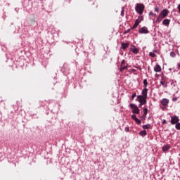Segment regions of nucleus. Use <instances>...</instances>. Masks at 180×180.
<instances>
[{
  "instance_id": "nucleus-1",
  "label": "nucleus",
  "mask_w": 180,
  "mask_h": 180,
  "mask_svg": "<svg viewBox=\"0 0 180 180\" xmlns=\"http://www.w3.org/2000/svg\"><path fill=\"white\" fill-rule=\"evenodd\" d=\"M168 13H169V11L167 9L162 10L159 14L158 18L156 19V22H158V23H160L161 20H162L165 18H167V16H168Z\"/></svg>"
},
{
  "instance_id": "nucleus-2",
  "label": "nucleus",
  "mask_w": 180,
  "mask_h": 180,
  "mask_svg": "<svg viewBox=\"0 0 180 180\" xmlns=\"http://www.w3.org/2000/svg\"><path fill=\"white\" fill-rule=\"evenodd\" d=\"M136 11L138 13H139V15H142L143 12H144V4H137L136 6Z\"/></svg>"
},
{
  "instance_id": "nucleus-3",
  "label": "nucleus",
  "mask_w": 180,
  "mask_h": 180,
  "mask_svg": "<svg viewBox=\"0 0 180 180\" xmlns=\"http://www.w3.org/2000/svg\"><path fill=\"white\" fill-rule=\"evenodd\" d=\"M130 108L132 109V112L136 113V115H139L140 113V110L139 109V107L136 105L135 104H130Z\"/></svg>"
},
{
  "instance_id": "nucleus-4",
  "label": "nucleus",
  "mask_w": 180,
  "mask_h": 180,
  "mask_svg": "<svg viewBox=\"0 0 180 180\" xmlns=\"http://www.w3.org/2000/svg\"><path fill=\"white\" fill-rule=\"evenodd\" d=\"M138 98H139V102L141 103V105H146V103L147 102V97L139 96Z\"/></svg>"
},
{
  "instance_id": "nucleus-5",
  "label": "nucleus",
  "mask_w": 180,
  "mask_h": 180,
  "mask_svg": "<svg viewBox=\"0 0 180 180\" xmlns=\"http://www.w3.org/2000/svg\"><path fill=\"white\" fill-rule=\"evenodd\" d=\"M179 122V118L176 116H173L171 117V123L172 124H177Z\"/></svg>"
},
{
  "instance_id": "nucleus-6",
  "label": "nucleus",
  "mask_w": 180,
  "mask_h": 180,
  "mask_svg": "<svg viewBox=\"0 0 180 180\" xmlns=\"http://www.w3.org/2000/svg\"><path fill=\"white\" fill-rule=\"evenodd\" d=\"M139 33L147 34L148 33V30L147 29V27H143L139 30Z\"/></svg>"
},
{
  "instance_id": "nucleus-7",
  "label": "nucleus",
  "mask_w": 180,
  "mask_h": 180,
  "mask_svg": "<svg viewBox=\"0 0 180 180\" xmlns=\"http://www.w3.org/2000/svg\"><path fill=\"white\" fill-rule=\"evenodd\" d=\"M161 103L163 106H168V103H169V100L167 98H163L161 101Z\"/></svg>"
},
{
  "instance_id": "nucleus-8",
  "label": "nucleus",
  "mask_w": 180,
  "mask_h": 180,
  "mask_svg": "<svg viewBox=\"0 0 180 180\" xmlns=\"http://www.w3.org/2000/svg\"><path fill=\"white\" fill-rule=\"evenodd\" d=\"M124 63H125L124 60H123L121 63V68H120L121 72L124 71V70H126V68H127V66L124 65Z\"/></svg>"
},
{
  "instance_id": "nucleus-9",
  "label": "nucleus",
  "mask_w": 180,
  "mask_h": 180,
  "mask_svg": "<svg viewBox=\"0 0 180 180\" xmlns=\"http://www.w3.org/2000/svg\"><path fill=\"white\" fill-rule=\"evenodd\" d=\"M131 51H132L134 54H137L139 53V49H137V48H135L134 46H132L131 47Z\"/></svg>"
},
{
  "instance_id": "nucleus-10",
  "label": "nucleus",
  "mask_w": 180,
  "mask_h": 180,
  "mask_svg": "<svg viewBox=\"0 0 180 180\" xmlns=\"http://www.w3.org/2000/svg\"><path fill=\"white\" fill-rule=\"evenodd\" d=\"M154 71L155 72H160V71H161V66H160V65H156L154 68Z\"/></svg>"
},
{
  "instance_id": "nucleus-11",
  "label": "nucleus",
  "mask_w": 180,
  "mask_h": 180,
  "mask_svg": "<svg viewBox=\"0 0 180 180\" xmlns=\"http://www.w3.org/2000/svg\"><path fill=\"white\" fill-rule=\"evenodd\" d=\"M169 22L170 20L169 19H165L162 21V24L165 25V26H168V25H169Z\"/></svg>"
},
{
  "instance_id": "nucleus-12",
  "label": "nucleus",
  "mask_w": 180,
  "mask_h": 180,
  "mask_svg": "<svg viewBox=\"0 0 180 180\" xmlns=\"http://www.w3.org/2000/svg\"><path fill=\"white\" fill-rule=\"evenodd\" d=\"M171 148V146L169 145H167L162 147V151H168Z\"/></svg>"
},
{
  "instance_id": "nucleus-13",
  "label": "nucleus",
  "mask_w": 180,
  "mask_h": 180,
  "mask_svg": "<svg viewBox=\"0 0 180 180\" xmlns=\"http://www.w3.org/2000/svg\"><path fill=\"white\" fill-rule=\"evenodd\" d=\"M148 89H144L142 91L143 96L145 98H147V92H148Z\"/></svg>"
},
{
  "instance_id": "nucleus-14",
  "label": "nucleus",
  "mask_w": 180,
  "mask_h": 180,
  "mask_svg": "<svg viewBox=\"0 0 180 180\" xmlns=\"http://www.w3.org/2000/svg\"><path fill=\"white\" fill-rule=\"evenodd\" d=\"M143 129H151V125L150 124L143 125Z\"/></svg>"
},
{
  "instance_id": "nucleus-15",
  "label": "nucleus",
  "mask_w": 180,
  "mask_h": 180,
  "mask_svg": "<svg viewBox=\"0 0 180 180\" xmlns=\"http://www.w3.org/2000/svg\"><path fill=\"white\" fill-rule=\"evenodd\" d=\"M148 109L147 108H143V117H146L147 116V112H148Z\"/></svg>"
},
{
  "instance_id": "nucleus-16",
  "label": "nucleus",
  "mask_w": 180,
  "mask_h": 180,
  "mask_svg": "<svg viewBox=\"0 0 180 180\" xmlns=\"http://www.w3.org/2000/svg\"><path fill=\"white\" fill-rule=\"evenodd\" d=\"M139 134H140V136H146L147 135V131H146V130L141 131L139 133Z\"/></svg>"
},
{
  "instance_id": "nucleus-17",
  "label": "nucleus",
  "mask_w": 180,
  "mask_h": 180,
  "mask_svg": "<svg viewBox=\"0 0 180 180\" xmlns=\"http://www.w3.org/2000/svg\"><path fill=\"white\" fill-rule=\"evenodd\" d=\"M127 47H129V44H122V48L123 49H127Z\"/></svg>"
},
{
  "instance_id": "nucleus-18",
  "label": "nucleus",
  "mask_w": 180,
  "mask_h": 180,
  "mask_svg": "<svg viewBox=\"0 0 180 180\" xmlns=\"http://www.w3.org/2000/svg\"><path fill=\"white\" fill-rule=\"evenodd\" d=\"M141 19H137V20H136V22H135V23L136 24V25H140V22H141Z\"/></svg>"
},
{
  "instance_id": "nucleus-19",
  "label": "nucleus",
  "mask_w": 180,
  "mask_h": 180,
  "mask_svg": "<svg viewBox=\"0 0 180 180\" xmlns=\"http://www.w3.org/2000/svg\"><path fill=\"white\" fill-rule=\"evenodd\" d=\"M176 129H177V130H180V123H176Z\"/></svg>"
},
{
  "instance_id": "nucleus-20",
  "label": "nucleus",
  "mask_w": 180,
  "mask_h": 180,
  "mask_svg": "<svg viewBox=\"0 0 180 180\" xmlns=\"http://www.w3.org/2000/svg\"><path fill=\"white\" fill-rule=\"evenodd\" d=\"M135 122H136L138 124H141V120H139L138 118H136V119L135 120Z\"/></svg>"
},
{
  "instance_id": "nucleus-21",
  "label": "nucleus",
  "mask_w": 180,
  "mask_h": 180,
  "mask_svg": "<svg viewBox=\"0 0 180 180\" xmlns=\"http://www.w3.org/2000/svg\"><path fill=\"white\" fill-rule=\"evenodd\" d=\"M149 56L150 57H155V53L150 52Z\"/></svg>"
},
{
  "instance_id": "nucleus-22",
  "label": "nucleus",
  "mask_w": 180,
  "mask_h": 180,
  "mask_svg": "<svg viewBox=\"0 0 180 180\" xmlns=\"http://www.w3.org/2000/svg\"><path fill=\"white\" fill-rule=\"evenodd\" d=\"M148 84V83L147 82V79H144L143 80V85H145V86H147V85Z\"/></svg>"
},
{
  "instance_id": "nucleus-23",
  "label": "nucleus",
  "mask_w": 180,
  "mask_h": 180,
  "mask_svg": "<svg viewBox=\"0 0 180 180\" xmlns=\"http://www.w3.org/2000/svg\"><path fill=\"white\" fill-rule=\"evenodd\" d=\"M149 15H150V16H155V14H154V13H153V11H150V12L149 13Z\"/></svg>"
},
{
  "instance_id": "nucleus-24",
  "label": "nucleus",
  "mask_w": 180,
  "mask_h": 180,
  "mask_svg": "<svg viewBox=\"0 0 180 180\" xmlns=\"http://www.w3.org/2000/svg\"><path fill=\"white\" fill-rule=\"evenodd\" d=\"M131 117H132L133 120H136V119H137V117H136V115H132Z\"/></svg>"
},
{
  "instance_id": "nucleus-25",
  "label": "nucleus",
  "mask_w": 180,
  "mask_h": 180,
  "mask_svg": "<svg viewBox=\"0 0 180 180\" xmlns=\"http://www.w3.org/2000/svg\"><path fill=\"white\" fill-rule=\"evenodd\" d=\"M155 12H160V8L155 7Z\"/></svg>"
},
{
  "instance_id": "nucleus-26",
  "label": "nucleus",
  "mask_w": 180,
  "mask_h": 180,
  "mask_svg": "<svg viewBox=\"0 0 180 180\" xmlns=\"http://www.w3.org/2000/svg\"><path fill=\"white\" fill-rule=\"evenodd\" d=\"M139 25L135 22L132 29H136V27H137Z\"/></svg>"
},
{
  "instance_id": "nucleus-27",
  "label": "nucleus",
  "mask_w": 180,
  "mask_h": 180,
  "mask_svg": "<svg viewBox=\"0 0 180 180\" xmlns=\"http://www.w3.org/2000/svg\"><path fill=\"white\" fill-rule=\"evenodd\" d=\"M170 56H171V57H175V53L171 52Z\"/></svg>"
},
{
  "instance_id": "nucleus-28",
  "label": "nucleus",
  "mask_w": 180,
  "mask_h": 180,
  "mask_svg": "<svg viewBox=\"0 0 180 180\" xmlns=\"http://www.w3.org/2000/svg\"><path fill=\"white\" fill-rule=\"evenodd\" d=\"M177 100H178V98H176V97H174V98H172L173 102H175V101H176Z\"/></svg>"
},
{
  "instance_id": "nucleus-29",
  "label": "nucleus",
  "mask_w": 180,
  "mask_h": 180,
  "mask_svg": "<svg viewBox=\"0 0 180 180\" xmlns=\"http://www.w3.org/2000/svg\"><path fill=\"white\" fill-rule=\"evenodd\" d=\"M132 99H134L136 98V94H133L131 96Z\"/></svg>"
},
{
  "instance_id": "nucleus-30",
  "label": "nucleus",
  "mask_w": 180,
  "mask_h": 180,
  "mask_svg": "<svg viewBox=\"0 0 180 180\" xmlns=\"http://www.w3.org/2000/svg\"><path fill=\"white\" fill-rule=\"evenodd\" d=\"M160 84L161 85H165V83L163 81L160 82Z\"/></svg>"
},
{
  "instance_id": "nucleus-31",
  "label": "nucleus",
  "mask_w": 180,
  "mask_h": 180,
  "mask_svg": "<svg viewBox=\"0 0 180 180\" xmlns=\"http://www.w3.org/2000/svg\"><path fill=\"white\" fill-rule=\"evenodd\" d=\"M179 12L180 13V4L178 6Z\"/></svg>"
},
{
  "instance_id": "nucleus-32",
  "label": "nucleus",
  "mask_w": 180,
  "mask_h": 180,
  "mask_svg": "<svg viewBox=\"0 0 180 180\" xmlns=\"http://www.w3.org/2000/svg\"><path fill=\"white\" fill-rule=\"evenodd\" d=\"M121 15H122V16H123L124 15V13H123V11H122Z\"/></svg>"
},
{
  "instance_id": "nucleus-33",
  "label": "nucleus",
  "mask_w": 180,
  "mask_h": 180,
  "mask_svg": "<svg viewBox=\"0 0 180 180\" xmlns=\"http://www.w3.org/2000/svg\"><path fill=\"white\" fill-rule=\"evenodd\" d=\"M163 123H167V120H164Z\"/></svg>"
},
{
  "instance_id": "nucleus-34",
  "label": "nucleus",
  "mask_w": 180,
  "mask_h": 180,
  "mask_svg": "<svg viewBox=\"0 0 180 180\" xmlns=\"http://www.w3.org/2000/svg\"><path fill=\"white\" fill-rule=\"evenodd\" d=\"M179 68H180V64L179 65Z\"/></svg>"
},
{
  "instance_id": "nucleus-35",
  "label": "nucleus",
  "mask_w": 180,
  "mask_h": 180,
  "mask_svg": "<svg viewBox=\"0 0 180 180\" xmlns=\"http://www.w3.org/2000/svg\"><path fill=\"white\" fill-rule=\"evenodd\" d=\"M132 71H135V70H132Z\"/></svg>"
}]
</instances>
